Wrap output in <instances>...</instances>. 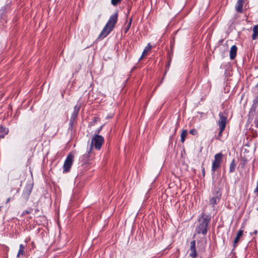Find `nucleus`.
<instances>
[{
  "label": "nucleus",
  "instance_id": "36",
  "mask_svg": "<svg viewBox=\"0 0 258 258\" xmlns=\"http://www.w3.org/2000/svg\"><path fill=\"white\" fill-rule=\"evenodd\" d=\"M256 87H258V83L255 86Z\"/></svg>",
  "mask_w": 258,
  "mask_h": 258
},
{
  "label": "nucleus",
  "instance_id": "32",
  "mask_svg": "<svg viewBox=\"0 0 258 258\" xmlns=\"http://www.w3.org/2000/svg\"><path fill=\"white\" fill-rule=\"evenodd\" d=\"M97 119L98 118L97 117H94V119H93V121L94 122H96L97 121Z\"/></svg>",
  "mask_w": 258,
  "mask_h": 258
},
{
  "label": "nucleus",
  "instance_id": "2",
  "mask_svg": "<svg viewBox=\"0 0 258 258\" xmlns=\"http://www.w3.org/2000/svg\"><path fill=\"white\" fill-rule=\"evenodd\" d=\"M117 20L118 13L116 12L110 16L109 20L101 32L99 36V38L103 39L109 35L114 28L116 24L117 23Z\"/></svg>",
  "mask_w": 258,
  "mask_h": 258
},
{
  "label": "nucleus",
  "instance_id": "3",
  "mask_svg": "<svg viewBox=\"0 0 258 258\" xmlns=\"http://www.w3.org/2000/svg\"><path fill=\"white\" fill-rule=\"evenodd\" d=\"M104 142V138L102 136L95 134L91 140L90 151H91L93 146L97 150H100Z\"/></svg>",
  "mask_w": 258,
  "mask_h": 258
},
{
  "label": "nucleus",
  "instance_id": "12",
  "mask_svg": "<svg viewBox=\"0 0 258 258\" xmlns=\"http://www.w3.org/2000/svg\"><path fill=\"white\" fill-rule=\"evenodd\" d=\"M243 230L241 229H240L237 233L236 236L234 238V240L233 241V247L234 248H235L237 246V243L238 242L241 236L243 234Z\"/></svg>",
  "mask_w": 258,
  "mask_h": 258
},
{
  "label": "nucleus",
  "instance_id": "20",
  "mask_svg": "<svg viewBox=\"0 0 258 258\" xmlns=\"http://www.w3.org/2000/svg\"><path fill=\"white\" fill-rule=\"evenodd\" d=\"M187 134V132L186 130H182V131L181 133V135H180V137H181L180 140L182 143H184V142L185 141Z\"/></svg>",
  "mask_w": 258,
  "mask_h": 258
},
{
  "label": "nucleus",
  "instance_id": "18",
  "mask_svg": "<svg viewBox=\"0 0 258 258\" xmlns=\"http://www.w3.org/2000/svg\"><path fill=\"white\" fill-rule=\"evenodd\" d=\"M24 249V246L22 244H21L19 246V249L17 254V257L20 256V255H24L25 254Z\"/></svg>",
  "mask_w": 258,
  "mask_h": 258
},
{
  "label": "nucleus",
  "instance_id": "14",
  "mask_svg": "<svg viewBox=\"0 0 258 258\" xmlns=\"http://www.w3.org/2000/svg\"><path fill=\"white\" fill-rule=\"evenodd\" d=\"M9 133V130L0 125V139L4 138Z\"/></svg>",
  "mask_w": 258,
  "mask_h": 258
},
{
  "label": "nucleus",
  "instance_id": "7",
  "mask_svg": "<svg viewBox=\"0 0 258 258\" xmlns=\"http://www.w3.org/2000/svg\"><path fill=\"white\" fill-rule=\"evenodd\" d=\"M219 119L218 121V124L219 127L225 128L227 124L228 112L226 110L223 112H220L219 113Z\"/></svg>",
  "mask_w": 258,
  "mask_h": 258
},
{
  "label": "nucleus",
  "instance_id": "5",
  "mask_svg": "<svg viewBox=\"0 0 258 258\" xmlns=\"http://www.w3.org/2000/svg\"><path fill=\"white\" fill-rule=\"evenodd\" d=\"M223 155L219 153L216 154L214 156V160L213 161L212 165V171L214 173L216 170L220 167L222 161Z\"/></svg>",
  "mask_w": 258,
  "mask_h": 258
},
{
  "label": "nucleus",
  "instance_id": "11",
  "mask_svg": "<svg viewBox=\"0 0 258 258\" xmlns=\"http://www.w3.org/2000/svg\"><path fill=\"white\" fill-rule=\"evenodd\" d=\"M237 47L235 45H233L230 50V58L231 60L234 59L236 56Z\"/></svg>",
  "mask_w": 258,
  "mask_h": 258
},
{
  "label": "nucleus",
  "instance_id": "6",
  "mask_svg": "<svg viewBox=\"0 0 258 258\" xmlns=\"http://www.w3.org/2000/svg\"><path fill=\"white\" fill-rule=\"evenodd\" d=\"M73 159L74 155L72 154H69L67 156L63 165V173H67L70 171L73 165Z\"/></svg>",
  "mask_w": 258,
  "mask_h": 258
},
{
  "label": "nucleus",
  "instance_id": "31",
  "mask_svg": "<svg viewBox=\"0 0 258 258\" xmlns=\"http://www.w3.org/2000/svg\"><path fill=\"white\" fill-rule=\"evenodd\" d=\"M145 55H143V54L142 53V55L140 57V58H139V61H140L141 60H142L143 59V58L145 56Z\"/></svg>",
  "mask_w": 258,
  "mask_h": 258
},
{
  "label": "nucleus",
  "instance_id": "8",
  "mask_svg": "<svg viewBox=\"0 0 258 258\" xmlns=\"http://www.w3.org/2000/svg\"><path fill=\"white\" fill-rule=\"evenodd\" d=\"M81 107V104H77L74 107V110L73 112L72 113L70 121H69V124L71 126H73L74 123L76 120V119L78 117L79 111L80 110Z\"/></svg>",
  "mask_w": 258,
  "mask_h": 258
},
{
  "label": "nucleus",
  "instance_id": "15",
  "mask_svg": "<svg viewBox=\"0 0 258 258\" xmlns=\"http://www.w3.org/2000/svg\"><path fill=\"white\" fill-rule=\"evenodd\" d=\"M91 152L90 150L89 151L88 153L84 154L82 155V156L81 158V161L84 163H88L89 161V159L90 158L89 154Z\"/></svg>",
  "mask_w": 258,
  "mask_h": 258
},
{
  "label": "nucleus",
  "instance_id": "19",
  "mask_svg": "<svg viewBox=\"0 0 258 258\" xmlns=\"http://www.w3.org/2000/svg\"><path fill=\"white\" fill-rule=\"evenodd\" d=\"M152 46L150 44V43H148L147 45L144 48L143 52L142 53L143 54V55H146L148 54V52L151 49Z\"/></svg>",
  "mask_w": 258,
  "mask_h": 258
},
{
  "label": "nucleus",
  "instance_id": "10",
  "mask_svg": "<svg viewBox=\"0 0 258 258\" xmlns=\"http://www.w3.org/2000/svg\"><path fill=\"white\" fill-rule=\"evenodd\" d=\"M189 255L192 258H196L198 256L195 240H192L190 243V253Z\"/></svg>",
  "mask_w": 258,
  "mask_h": 258
},
{
  "label": "nucleus",
  "instance_id": "13",
  "mask_svg": "<svg viewBox=\"0 0 258 258\" xmlns=\"http://www.w3.org/2000/svg\"><path fill=\"white\" fill-rule=\"evenodd\" d=\"M243 0H238L236 4V10L237 12L242 13L243 11Z\"/></svg>",
  "mask_w": 258,
  "mask_h": 258
},
{
  "label": "nucleus",
  "instance_id": "28",
  "mask_svg": "<svg viewBox=\"0 0 258 258\" xmlns=\"http://www.w3.org/2000/svg\"><path fill=\"white\" fill-rule=\"evenodd\" d=\"M201 168H202V175H203V176L204 177L205 175V167L203 166V164H202Z\"/></svg>",
  "mask_w": 258,
  "mask_h": 258
},
{
  "label": "nucleus",
  "instance_id": "33",
  "mask_svg": "<svg viewBox=\"0 0 258 258\" xmlns=\"http://www.w3.org/2000/svg\"><path fill=\"white\" fill-rule=\"evenodd\" d=\"M253 233L254 234H256L257 233V230H255L253 232Z\"/></svg>",
  "mask_w": 258,
  "mask_h": 258
},
{
  "label": "nucleus",
  "instance_id": "16",
  "mask_svg": "<svg viewBox=\"0 0 258 258\" xmlns=\"http://www.w3.org/2000/svg\"><path fill=\"white\" fill-rule=\"evenodd\" d=\"M236 166V162H235V159H233L230 164L229 172L230 173L233 172L235 170Z\"/></svg>",
  "mask_w": 258,
  "mask_h": 258
},
{
  "label": "nucleus",
  "instance_id": "29",
  "mask_svg": "<svg viewBox=\"0 0 258 258\" xmlns=\"http://www.w3.org/2000/svg\"><path fill=\"white\" fill-rule=\"evenodd\" d=\"M102 127H103V126H101L99 128H98L97 130H96V131H95L96 134L98 135L100 133L101 130L102 129Z\"/></svg>",
  "mask_w": 258,
  "mask_h": 258
},
{
  "label": "nucleus",
  "instance_id": "23",
  "mask_svg": "<svg viewBox=\"0 0 258 258\" xmlns=\"http://www.w3.org/2000/svg\"><path fill=\"white\" fill-rule=\"evenodd\" d=\"M121 0H111V3L113 6H116L120 3Z\"/></svg>",
  "mask_w": 258,
  "mask_h": 258
},
{
  "label": "nucleus",
  "instance_id": "34",
  "mask_svg": "<svg viewBox=\"0 0 258 258\" xmlns=\"http://www.w3.org/2000/svg\"><path fill=\"white\" fill-rule=\"evenodd\" d=\"M255 126L258 127V120H257V122L255 123Z\"/></svg>",
  "mask_w": 258,
  "mask_h": 258
},
{
  "label": "nucleus",
  "instance_id": "1",
  "mask_svg": "<svg viewBox=\"0 0 258 258\" xmlns=\"http://www.w3.org/2000/svg\"><path fill=\"white\" fill-rule=\"evenodd\" d=\"M211 221V216L202 213L198 220L195 232L198 234L206 235L207 233L209 225Z\"/></svg>",
  "mask_w": 258,
  "mask_h": 258
},
{
  "label": "nucleus",
  "instance_id": "27",
  "mask_svg": "<svg viewBox=\"0 0 258 258\" xmlns=\"http://www.w3.org/2000/svg\"><path fill=\"white\" fill-rule=\"evenodd\" d=\"M168 64H167V67H169V65H170V63L171 61V54H170V53L169 54V56L168 57Z\"/></svg>",
  "mask_w": 258,
  "mask_h": 258
},
{
  "label": "nucleus",
  "instance_id": "25",
  "mask_svg": "<svg viewBox=\"0 0 258 258\" xmlns=\"http://www.w3.org/2000/svg\"><path fill=\"white\" fill-rule=\"evenodd\" d=\"M31 209H30V210H25V211H24L22 212L21 216L23 217V216H24L26 214H29L31 213Z\"/></svg>",
  "mask_w": 258,
  "mask_h": 258
},
{
  "label": "nucleus",
  "instance_id": "9",
  "mask_svg": "<svg viewBox=\"0 0 258 258\" xmlns=\"http://www.w3.org/2000/svg\"><path fill=\"white\" fill-rule=\"evenodd\" d=\"M33 185L31 184H27L24 187L22 197L26 201H27L32 192Z\"/></svg>",
  "mask_w": 258,
  "mask_h": 258
},
{
  "label": "nucleus",
  "instance_id": "17",
  "mask_svg": "<svg viewBox=\"0 0 258 258\" xmlns=\"http://www.w3.org/2000/svg\"><path fill=\"white\" fill-rule=\"evenodd\" d=\"M258 37V25H255L253 28L252 40H255Z\"/></svg>",
  "mask_w": 258,
  "mask_h": 258
},
{
  "label": "nucleus",
  "instance_id": "24",
  "mask_svg": "<svg viewBox=\"0 0 258 258\" xmlns=\"http://www.w3.org/2000/svg\"><path fill=\"white\" fill-rule=\"evenodd\" d=\"M189 134L194 136H196L198 135V132L196 130L193 128L189 131Z\"/></svg>",
  "mask_w": 258,
  "mask_h": 258
},
{
  "label": "nucleus",
  "instance_id": "30",
  "mask_svg": "<svg viewBox=\"0 0 258 258\" xmlns=\"http://www.w3.org/2000/svg\"><path fill=\"white\" fill-rule=\"evenodd\" d=\"M254 192L256 193V194H257L258 195V181H257L256 186V188H255V189L254 190Z\"/></svg>",
  "mask_w": 258,
  "mask_h": 258
},
{
  "label": "nucleus",
  "instance_id": "26",
  "mask_svg": "<svg viewBox=\"0 0 258 258\" xmlns=\"http://www.w3.org/2000/svg\"><path fill=\"white\" fill-rule=\"evenodd\" d=\"M174 44V40H173V41L171 42V54L172 55V51L173 49V46Z\"/></svg>",
  "mask_w": 258,
  "mask_h": 258
},
{
  "label": "nucleus",
  "instance_id": "21",
  "mask_svg": "<svg viewBox=\"0 0 258 258\" xmlns=\"http://www.w3.org/2000/svg\"><path fill=\"white\" fill-rule=\"evenodd\" d=\"M132 18H131L130 19L129 22L127 23V24L126 25V26H125V27L124 29L125 33H126L128 32V31L129 30V29H130L131 26L132 24Z\"/></svg>",
  "mask_w": 258,
  "mask_h": 258
},
{
  "label": "nucleus",
  "instance_id": "4",
  "mask_svg": "<svg viewBox=\"0 0 258 258\" xmlns=\"http://www.w3.org/2000/svg\"><path fill=\"white\" fill-rule=\"evenodd\" d=\"M212 195L213 197L210 199L209 202L210 204L214 206L219 202L221 199L222 196L221 190L220 188H215L212 191Z\"/></svg>",
  "mask_w": 258,
  "mask_h": 258
},
{
  "label": "nucleus",
  "instance_id": "35",
  "mask_svg": "<svg viewBox=\"0 0 258 258\" xmlns=\"http://www.w3.org/2000/svg\"><path fill=\"white\" fill-rule=\"evenodd\" d=\"M10 198H8L7 201V203L9 202L10 201Z\"/></svg>",
  "mask_w": 258,
  "mask_h": 258
},
{
  "label": "nucleus",
  "instance_id": "22",
  "mask_svg": "<svg viewBox=\"0 0 258 258\" xmlns=\"http://www.w3.org/2000/svg\"><path fill=\"white\" fill-rule=\"evenodd\" d=\"M224 130H225V128H222V127H219V132L217 137L216 138L217 140H220V141L221 140L220 138L222 136V133Z\"/></svg>",
  "mask_w": 258,
  "mask_h": 258
}]
</instances>
